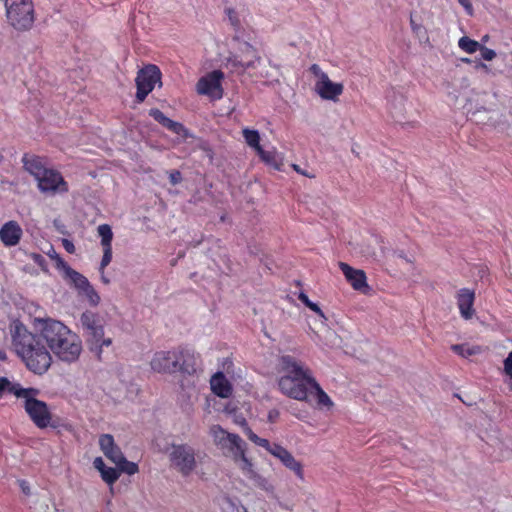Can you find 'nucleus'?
Instances as JSON below:
<instances>
[{
    "instance_id": "obj_3",
    "label": "nucleus",
    "mask_w": 512,
    "mask_h": 512,
    "mask_svg": "<svg viewBox=\"0 0 512 512\" xmlns=\"http://www.w3.org/2000/svg\"><path fill=\"white\" fill-rule=\"evenodd\" d=\"M42 323V337L60 361L73 363L77 361L82 352V341L62 322L50 318L37 319Z\"/></svg>"
},
{
    "instance_id": "obj_45",
    "label": "nucleus",
    "mask_w": 512,
    "mask_h": 512,
    "mask_svg": "<svg viewBox=\"0 0 512 512\" xmlns=\"http://www.w3.org/2000/svg\"><path fill=\"white\" fill-rule=\"evenodd\" d=\"M94 467L100 472L102 473V471L106 468L105 464H104V461L102 460L101 457H97L95 458L94 462Z\"/></svg>"
},
{
    "instance_id": "obj_23",
    "label": "nucleus",
    "mask_w": 512,
    "mask_h": 512,
    "mask_svg": "<svg viewBox=\"0 0 512 512\" xmlns=\"http://www.w3.org/2000/svg\"><path fill=\"white\" fill-rule=\"evenodd\" d=\"M22 162L25 171L32 175L35 180L38 179L47 169L42 159L38 156L28 157L27 155H25L22 159Z\"/></svg>"
},
{
    "instance_id": "obj_20",
    "label": "nucleus",
    "mask_w": 512,
    "mask_h": 512,
    "mask_svg": "<svg viewBox=\"0 0 512 512\" xmlns=\"http://www.w3.org/2000/svg\"><path fill=\"white\" fill-rule=\"evenodd\" d=\"M22 234V228L14 220L6 222L0 228V240L5 246L17 245L22 237Z\"/></svg>"
},
{
    "instance_id": "obj_46",
    "label": "nucleus",
    "mask_w": 512,
    "mask_h": 512,
    "mask_svg": "<svg viewBox=\"0 0 512 512\" xmlns=\"http://www.w3.org/2000/svg\"><path fill=\"white\" fill-rule=\"evenodd\" d=\"M279 411L277 409H272L269 411L268 413V421L271 422V423H274L276 422V420L278 419L279 417Z\"/></svg>"
},
{
    "instance_id": "obj_31",
    "label": "nucleus",
    "mask_w": 512,
    "mask_h": 512,
    "mask_svg": "<svg viewBox=\"0 0 512 512\" xmlns=\"http://www.w3.org/2000/svg\"><path fill=\"white\" fill-rule=\"evenodd\" d=\"M451 350L463 358L482 353V348L479 345L454 344L451 346Z\"/></svg>"
},
{
    "instance_id": "obj_32",
    "label": "nucleus",
    "mask_w": 512,
    "mask_h": 512,
    "mask_svg": "<svg viewBox=\"0 0 512 512\" xmlns=\"http://www.w3.org/2000/svg\"><path fill=\"white\" fill-rule=\"evenodd\" d=\"M298 299L306 307H308L310 310H312L313 312H315L319 316V318L321 319V323L322 324H325L327 322V317L324 314V312L322 311V309L320 308V306L317 303H314V302L310 301V299L308 298L306 293L300 292L298 294Z\"/></svg>"
},
{
    "instance_id": "obj_22",
    "label": "nucleus",
    "mask_w": 512,
    "mask_h": 512,
    "mask_svg": "<svg viewBox=\"0 0 512 512\" xmlns=\"http://www.w3.org/2000/svg\"><path fill=\"white\" fill-rule=\"evenodd\" d=\"M212 391L221 398H228L232 394V386L223 373H216L210 381Z\"/></svg>"
},
{
    "instance_id": "obj_39",
    "label": "nucleus",
    "mask_w": 512,
    "mask_h": 512,
    "mask_svg": "<svg viewBox=\"0 0 512 512\" xmlns=\"http://www.w3.org/2000/svg\"><path fill=\"white\" fill-rule=\"evenodd\" d=\"M256 152L264 162L268 164H272L275 162V157L273 153L265 151L262 147L259 148Z\"/></svg>"
},
{
    "instance_id": "obj_34",
    "label": "nucleus",
    "mask_w": 512,
    "mask_h": 512,
    "mask_svg": "<svg viewBox=\"0 0 512 512\" xmlns=\"http://www.w3.org/2000/svg\"><path fill=\"white\" fill-rule=\"evenodd\" d=\"M480 45L481 44L479 42H477L473 39H470L467 36L461 37L458 41L459 48L468 54H473L476 51H478L480 48Z\"/></svg>"
},
{
    "instance_id": "obj_18",
    "label": "nucleus",
    "mask_w": 512,
    "mask_h": 512,
    "mask_svg": "<svg viewBox=\"0 0 512 512\" xmlns=\"http://www.w3.org/2000/svg\"><path fill=\"white\" fill-rule=\"evenodd\" d=\"M456 300L462 318L465 320L472 319L475 315V309L473 308L475 292L468 288H462L457 291Z\"/></svg>"
},
{
    "instance_id": "obj_42",
    "label": "nucleus",
    "mask_w": 512,
    "mask_h": 512,
    "mask_svg": "<svg viewBox=\"0 0 512 512\" xmlns=\"http://www.w3.org/2000/svg\"><path fill=\"white\" fill-rule=\"evenodd\" d=\"M52 257L56 260L57 267L63 270L65 276L67 274V268L71 267L58 254Z\"/></svg>"
},
{
    "instance_id": "obj_26",
    "label": "nucleus",
    "mask_w": 512,
    "mask_h": 512,
    "mask_svg": "<svg viewBox=\"0 0 512 512\" xmlns=\"http://www.w3.org/2000/svg\"><path fill=\"white\" fill-rule=\"evenodd\" d=\"M29 390L30 388H23L18 383L10 382L6 377H0V394L8 392L17 398L23 399L24 396H27Z\"/></svg>"
},
{
    "instance_id": "obj_10",
    "label": "nucleus",
    "mask_w": 512,
    "mask_h": 512,
    "mask_svg": "<svg viewBox=\"0 0 512 512\" xmlns=\"http://www.w3.org/2000/svg\"><path fill=\"white\" fill-rule=\"evenodd\" d=\"M232 460L238 465L239 469L245 477L253 482V484L259 489L267 492H274V485L269 479L260 475L256 470L253 462L246 456V447L241 451V455H237Z\"/></svg>"
},
{
    "instance_id": "obj_17",
    "label": "nucleus",
    "mask_w": 512,
    "mask_h": 512,
    "mask_svg": "<svg viewBox=\"0 0 512 512\" xmlns=\"http://www.w3.org/2000/svg\"><path fill=\"white\" fill-rule=\"evenodd\" d=\"M273 456L278 459L285 468L293 472L300 481H304L303 464L297 460L288 449L280 445Z\"/></svg>"
},
{
    "instance_id": "obj_29",
    "label": "nucleus",
    "mask_w": 512,
    "mask_h": 512,
    "mask_svg": "<svg viewBox=\"0 0 512 512\" xmlns=\"http://www.w3.org/2000/svg\"><path fill=\"white\" fill-rule=\"evenodd\" d=\"M225 13L228 17L229 23L231 24V26L233 27V29L235 31L233 40L240 42L241 38H242L243 27H242L241 20H240L238 13L232 8H227L225 10Z\"/></svg>"
},
{
    "instance_id": "obj_25",
    "label": "nucleus",
    "mask_w": 512,
    "mask_h": 512,
    "mask_svg": "<svg viewBox=\"0 0 512 512\" xmlns=\"http://www.w3.org/2000/svg\"><path fill=\"white\" fill-rule=\"evenodd\" d=\"M242 426L245 427L244 431L249 438L250 441L255 443L256 445L263 447L267 452H269L272 456L275 454V452L280 447V444L278 443H271L269 440L264 439L256 435L246 424V421L243 420L241 423Z\"/></svg>"
},
{
    "instance_id": "obj_52",
    "label": "nucleus",
    "mask_w": 512,
    "mask_h": 512,
    "mask_svg": "<svg viewBox=\"0 0 512 512\" xmlns=\"http://www.w3.org/2000/svg\"><path fill=\"white\" fill-rule=\"evenodd\" d=\"M461 61L467 64H470L472 62L470 58H462Z\"/></svg>"
},
{
    "instance_id": "obj_11",
    "label": "nucleus",
    "mask_w": 512,
    "mask_h": 512,
    "mask_svg": "<svg viewBox=\"0 0 512 512\" xmlns=\"http://www.w3.org/2000/svg\"><path fill=\"white\" fill-rule=\"evenodd\" d=\"M36 181L42 193L56 194L68 192V185L57 170L47 168Z\"/></svg>"
},
{
    "instance_id": "obj_50",
    "label": "nucleus",
    "mask_w": 512,
    "mask_h": 512,
    "mask_svg": "<svg viewBox=\"0 0 512 512\" xmlns=\"http://www.w3.org/2000/svg\"><path fill=\"white\" fill-rule=\"evenodd\" d=\"M21 487L24 493H29V487L25 485V482H22Z\"/></svg>"
},
{
    "instance_id": "obj_33",
    "label": "nucleus",
    "mask_w": 512,
    "mask_h": 512,
    "mask_svg": "<svg viewBox=\"0 0 512 512\" xmlns=\"http://www.w3.org/2000/svg\"><path fill=\"white\" fill-rule=\"evenodd\" d=\"M243 137L247 145L256 151L261 148L260 145V134L257 130L245 128L242 131Z\"/></svg>"
},
{
    "instance_id": "obj_21",
    "label": "nucleus",
    "mask_w": 512,
    "mask_h": 512,
    "mask_svg": "<svg viewBox=\"0 0 512 512\" xmlns=\"http://www.w3.org/2000/svg\"><path fill=\"white\" fill-rule=\"evenodd\" d=\"M99 445L104 455L113 463L122 459L123 453L120 448L115 444L114 438L111 434H103L99 438Z\"/></svg>"
},
{
    "instance_id": "obj_35",
    "label": "nucleus",
    "mask_w": 512,
    "mask_h": 512,
    "mask_svg": "<svg viewBox=\"0 0 512 512\" xmlns=\"http://www.w3.org/2000/svg\"><path fill=\"white\" fill-rule=\"evenodd\" d=\"M120 472H125L129 475H133L138 472V466L134 462L128 461L124 456L122 459L115 463Z\"/></svg>"
},
{
    "instance_id": "obj_28",
    "label": "nucleus",
    "mask_w": 512,
    "mask_h": 512,
    "mask_svg": "<svg viewBox=\"0 0 512 512\" xmlns=\"http://www.w3.org/2000/svg\"><path fill=\"white\" fill-rule=\"evenodd\" d=\"M362 252L365 256L376 261H379L384 255L383 247L376 238L368 239Z\"/></svg>"
},
{
    "instance_id": "obj_30",
    "label": "nucleus",
    "mask_w": 512,
    "mask_h": 512,
    "mask_svg": "<svg viewBox=\"0 0 512 512\" xmlns=\"http://www.w3.org/2000/svg\"><path fill=\"white\" fill-rule=\"evenodd\" d=\"M87 344L91 353H93L98 360L102 359V353L104 347H109L112 344L111 338H105L104 336L100 339L87 340Z\"/></svg>"
},
{
    "instance_id": "obj_15",
    "label": "nucleus",
    "mask_w": 512,
    "mask_h": 512,
    "mask_svg": "<svg viewBox=\"0 0 512 512\" xmlns=\"http://www.w3.org/2000/svg\"><path fill=\"white\" fill-rule=\"evenodd\" d=\"M315 92L323 99L336 102L343 93L342 83L332 82L328 76L322 77L321 81L315 82Z\"/></svg>"
},
{
    "instance_id": "obj_5",
    "label": "nucleus",
    "mask_w": 512,
    "mask_h": 512,
    "mask_svg": "<svg viewBox=\"0 0 512 512\" xmlns=\"http://www.w3.org/2000/svg\"><path fill=\"white\" fill-rule=\"evenodd\" d=\"M209 433L215 446L227 457L236 458L237 455H241V451L246 447V443L239 435L229 433L220 425H212Z\"/></svg>"
},
{
    "instance_id": "obj_2",
    "label": "nucleus",
    "mask_w": 512,
    "mask_h": 512,
    "mask_svg": "<svg viewBox=\"0 0 512 512\" xmlns=\"http://www.w3.org/2000/svg\"><path fill=\"white\" fill-rule=\"evenodd\" d=\"M38 332L33 334L24 327L17 326L13 335V344L17 354L27 368L35 374H44L52 364V354L44 345L42 323L36 320Z\"/></svg>"
},
{
    "instance_id": "obj_8",
    "label": "nucleus",
    "mask_w": 512,
    "mask_h": 512,
    "mask_svg": "<svg viewBox=\"0 0 512 512\" xmlns=\"http://www.w3.org/2000/svg\"><path fill=\"white\" fill-rule=\"evenodd\" d=\"M135 81L137 87L136 100L141 103L156 84L162 85L161 71L156 65H146L138 71Z\"/></svg>"
},
{
    "instance_id": "obj_49",
    "label": "nucleus",
    "mask_w": 512,
    "mask_h": 512,
    "mask_svg": "<svg viewBox=\"0 0 512 512\" xmlns=\"http://www.w3.org/2000/svg\"><path fill=\"white\" fill-rule=\"evenodd\" d=\"M100 272H101V279H102V281H103L105 284H109V283H110V280H109L107 277H105V275H104V270H103V271H101V270H100Z\"/></svg>"
},
{
    "instance_id": "obj_38",
    "label": "nucleus",
    "mask_w": 512,
    "mask_h": 512,
    "mask_svg": "<svg viewBox=\"0 0 512 512\" xmlns=\"http://www.w3.org/2000/svg\"><path fill=\"white\" fill-rule=\"evenodd\" d=\"M479 51L481 52L482 58L486 61H491L496 57V52L486 46L480 45Z\"/></svg>"
},
{
    "instance_id": "obj_7",
    "label": "nucleus",
    "mask_w": 512,
    "mask_h": 512,
    "mask_svg": "<svg viewBox=\"0 0 512 512\" xmlns=\"http://www.w3.org/2000/svg\"><path fill=\"white\" fill-rule=\"evenodd\" d=\"M39 394V390L30 388L27 396L23 397L24 408L26 413L29 415L33 423L40 429L46 428L50 425L52 414L43 401L36 398Z\"/></svg>"
},
{
    "instance_id": "obj_9",
    "label": "nucleus",
    "mask_w": 512,
    "mask_h": 512,
    "mask_svg": "<svg viewBox=\"0 0 512 512\" xmlns=\"http://www.w3.org/2000/svg\"><path fill=\"white\" fill-rule=\"evenodd\" d=\"M169 459L172 466L184 476H188L196 467L195 451L187 444H173Z\"/></svg>"
},
{
    "instance_id": "obj_51",
    "label": "nucleus",
    "mask_w": 512,
    "mask_h": 512,
    "mask_svg": "<svg viewBox=\"0 0 512 512\" xmlns=\"http://www.w3.org/2000/svg\"><path fill=\"white\" fill-rule=\"evenodd\" d=\"M6 358H7L6 353L4 351L0 350V360L4 361V360H6Z\"/></svg>"
},
{
    "instance_id": "obj_44",
    "label": "nucleus",
    "mask_w": 512,
    "mask_h": 512,
    "mask_svg": "<svg viewBox=\"0 0 512 512\" xmlns=\"http://www.w3.org/2000/svg\"><path fill=\"white\" fill-rule=\"evenodd\" d=\"M459 3L465 8L469 15L473 14V6L470 0H458Z\"/></svg>"
},
{
    "instance_id": "obj_36",
    "label": "nucleus",
    "mask_w": 512,
    "mask_h": 512,
    "mask_svg": "<svg viewBox=\"0 0 512 512\" xmlns=\"http://www.w3.org/2000/svg\"><path fill=\"white\" fill-rule=\"evenodd\" d=\"M102 479L109 485L114 484L118 478L120 477L119 469H115L112 467H106L101 473Z\"/></svg>"
},
{
    "instance_id": "obj_43",
    "label": "nucleus",
    "mask_w": 512,
    "mask_h": 512,
    "mask_svg": "<svg viewBox=\"0 0 512 512\" xmlns=\"http://www.w3.org/2000/svg\"><path fill=\"white\" fill-rule=\"evenodd\" d=\"M62 245L68 253L72 254L75 252V246L69 239H62Z\"/></svg>"
},
{
    "instance_id": "obj_48",
    "label": "nucleus",
    "mask_w": 512,
    "mask_h": 512,
    "mask_svg": "<svg viewBox=\"0 0 512 512\" xmlns=\"http://www.w3.org/2000/svg\"><path fill=\"white\" fill-rule=\"evenodd\" d=\"M476 68H479V69H482L484 70L485 72H489V66L486 65L485 63L483 62H479L477 65H476Z\"/></svg>"
},
{
    "instance_id": "obj_4",
    "label": "nucleus",
    "mask_w": 512,
    "mask_h": 512,
    "mask_svg": "<svg viewBox=\"0 0 512 512\" xmlns=\"http://www.w3.org/2000/svg\"><path fill=\"white\" fill-rule=\"evenodd\" d=\"M241 55H230L227 66L239 74H247L254 78H267L279 82L281 76L280 66L269 59L262 58L257 49L249 42H243Z\"/></svg>"
},
{
    "instance_id": "obj_14",
    "label": "nucleus",
    "mask_w": 512,
    "mask_h": 512,
    "mask_svg": "<svg viewBox=\"0 0 512 512\" xmlns=\"http://www.w3.org/2000/svg\"><path fill=\"white\" fill-rule=\"evenodd\" d=\"M82 328L87 334V340L100 339L104 336V325L102 319L94 312L85 311L80 317Z\"/></svg>"
},
{
    "instance_id": "obj_19",
    "label": "nucleus",
    "mask_w": 512,
    "mask_h": 512,
    "mask_svg": "<svg viewBox=\"0 0 512 512\" xmlns=\"http://www.w3.org/2000/svg\"><path fill=\"white\" fill-rule=\"evenodd\" d=\"M98 235L101 238V246L103 248V257L100 263L99 270L103 271L105 267H107L112 260V239L113 232L108 224H101L97 228Z\"/></svg>"
},
{
    "instance_id": "obj_27",
    "label": "nucleus",
    "mask_w": 512,
    "mask_h": 512,
    "mask_svg": "<svg viewBox=\"0 0 512 512\" xmlns=\"http://www.w3.org/2000/svg\"><path fill=\"white\" fill-rule=\"evenodd\" d=\"M406 102L407 100L403 95H394V98L391 100V113L397 121L406 118L408 112Z\"/></svg>"
},
{
    "instance_id": "obj_41",
    "label": "nucleus",
    "mask_w": 512,
    "mask_h": 512,
    "mask_svg": "<svg viewBox=\"0 0 512 512\" xmlns=\"http://www.w3.org/2000/svg\"><path fill=\"white\" fill-rule=\"evenodd\" d=\"M169 179H170V182L172 185H177L178 183H180L182 181V175H181L180 171L173 170L169 174Z\"/></svg>"
},
{
    "instance_id": "obj_12",
    "label": "nucleus",
    "mask_w": 512,
    "mask_h": 512,
    "mask_svg": "<svg viewBox=\"0 0 512 512\" xmlns=\"http://www.w3.org/2000/svg\"><path fill=\"white\" fill-rule=\"evenodd\" d=\"M224 73L221 70H214L197 82V92L201 95L210 96L213 99H220L223 96L221 80Z\"/></svg>"
},
{
    "instance_id": "obj_40",
    "label": "nucleus",
    "mask_w": 512,
    "mask_h": 512,
    "mask_svg": "<svg viewBox=\"0 0 512 512\" xmlns=\"http://www.w3.org/2000/svg\"><path fill=\"white\" fill-rule=\"evenodd\" d=\"M310 71L313 73V75L317 78V81H321L322 80V77H326L328 76L325 72H323L321 70V68L319 67V65L317 64H313L311 67H310Z\"/></svg>"
},
{
    "instance_id": "obj_13",
    "label": "nucleus",
    "mask_w": 512,
    "mask_h": 512,
    "mask_svg": "<svg viewBox=\"0 0 512 512\" xmlns=\"http://www.w3.org/2000/svg\"><path fill=\"white\" fill-rule=\"evenodd\" d=\"M65 278L74 285L80 294L84 295L88 299L91 305L96 306L99 304L100 297L85 276L72 268H67Z\"/></svg>"
},
{
    "instance_id": "obj_16",
    "label": "nucleus",
    "mask_w": 512,
    "mask_h": 512,
    "mask_svg": "<svg viewBox=\"0 0 512 512\" xmlns=\"http://www.w3.org/2000/svg\"><path fill=\"white\" fill-rule=\"evenodd\" d=\"M339 268L344 274L346 280L355 290L361 291L363 293H366L369 290L366 274L363 270L354 269L344 262H339Z\"/></svg>"
},
{
    "instance_id": "obj_53",
    "label": "nucleus",
    "mask_w": 512,
    "mask_h": 512,
    "mask_svg": "<svg viewBox=\"0 0 512 512\" xmlns=\"http://www.w3.org/2000/svg\"><path fill=\"white\" fill-rule=\"evenodd\" d=\"M293 168H294L297 172H300V168L298 167V165H293Z\"/></svg>"
},
{
    "instance_id": "obj_24",
    "label": "nucleus",
    "mask_w": 512,
    "mask_h": 512,
    "mask_svg": "<svg viewBox=\"0 0 512 512\" xmlns=\"http://www.w3.org/2000/svg\"><path fill=\"white\" fill-rule=\"evenodd\" d=\"M149 115L153 117L158 123L176 134H181L185 129L184 126L176 121L166 117L159 109L153 108L149 111Z\"/></svg>"
},
{
    "instance_id": "obj_1",
    "label": "nucleus",
    "mask_w": 512,
    "mask_h": 512,
    "mask_svg": "<svg viewBox=\"0 0 512 512\" xmlns=\"http://www.w3.org/2000/svg\"><path fill=\"white\" fill-rule=\"evenodd\" d=\"M283 375L278 380L280 391L289 398L306 402L317 409L330 410L334 403L321 388L311 371L290 355L280 358Z\"/></svg>"
},
{
    "instance_id": "obj_37",
    "label": "nucleus",
    "mask_w": 512,
    "mask_h": 512,
    "mask_svg": "<svg viewBox=\"0 0 512 512\" xmlns=\"http://www.w3.org/2000/svg\"><path fill=\"white\" fill-rule=\"evenodd\" d=\"M503 373L508 377L506 384L509 390L512 391V351L503 361Z\"/></svg>"
},
{
    "instance_id": "obj_6",
    "label": "nucleus",
    "mask_w": 512,
    "mask_h": 512,
    "mask_svg": "<svg viewBox=\"0 0 512 512\" xmlns=\"http://www.w3.org/2000/svg\"><path fill=\"white\" fill-rule=\"evenodd\" d=\"M183 352L180 350L158 351L150 360V367L156 373L172 374L177 371L190 373L188 367L181 363Z\"/></svg>"
},
{
    "instance_id": "obj_47",
    "label": "nucleus",
    "mask_w": 512,
    "mask_h": 512,
    "mask_svg": "<svg viewBox=\"0 0 512 512\" xmlns=\"http://www.w3.org/2000/svg\"><path fill=\"white\" fill-rule=\"evenodd\" d=\"M393 257L397 259H403L408 263H413V260L410 258H407L405 253L403 251H395L393 252Z\"/></svg>"
}]
</instances>
